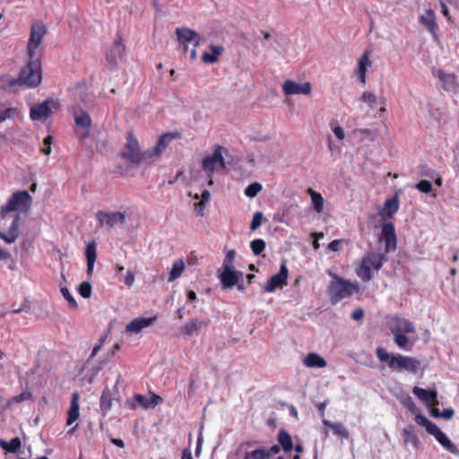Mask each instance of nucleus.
Listing matches in <instances>:
<instances>
[{"instance_id": "obj_1", "label": "nucleus", "mask_w": 459, "mask_h": 459, "mask_svg": "<svg viewBox=\"0 0 459 459\" xmlns=\"http://www.w3.org/2000/svg\"><path fill=\"white\" fill-rule=\"evenodd\" d=\"M385 254L368 252L362 257L356 274L363 281H371L386 262Z\"/></svg>"}, {"instance_id": "obj_2", "label": "nucleus", "mask_w": 459, "mask_h": 459, "mask_svg": "<svg viewBox=\"0 0 459 459\" xmlns=\"http://www.w3.org/2000/svg\"><path fill=\"white\" fill-rule=\"evenodd\" d=\"M359 284L357 281L344 280L337 275L333 276L329 286V291L333 303H338L342 299L351 297L359 291Z\"/></svg>"}, {"instance_id": "obj_3", "label": "nucleus", "mask_w": 459, "mask_h": 459, "mask_svg": "<svg viewBox=\"0 0 459 459\" xmlns=\"http://www.w3.org/2000/svg\"><path fill=\"white\" fill-rule=\"evenodd\" d=\"M41 82L40 64L38 57L30 59L28 65L22 69L18 79L10 82V87L16 84L25 85L27 87H36Z\"/></svg>"}, {"instance_id": "obj_4", "label": "nucleus", "mask_w": 459, "mask_h": 459, "mask_svg": "<svg viewBox=\"0 0 459 459\" xmlns=\"http://www.w3.org/2000/svg\"><path fill=\"white\" fill-rule=\"evenodd\" d=\"M415 422L426 429L427 432L435 437L437 441L447 451L454 455H457L459 450L451 442L447 436L432 421L422 414H416Z\"/></svg>"}, {"instance_id": "obj_5", "label": "nucleus", "mask_w": 459, "mask_h": 459, "mask_svg": "<svg viewBox=\"0 0 459 459\" xmlns=\"http://www.w3.org/2000/svg\"><path fill=\"white\" fill-rule=\"evenodd\" d=\"M31 206V196L26 190L13 193L1 208V216L5 218L11 212H27Z\"/></svg>"}, {"instance_id": "obj_6", "label": "nucleus", "mask_w": 459, "mask_h": 459, "mask_svg": "<svg viewBox=\"0 0 459 459\" xmlns=\"http://www.w3.org/2000/svg\"><path fill=\"white\" fill-rule=\"evenodd\" d=\"M122 155L134 164L152 159V152L150 151L141 152L138 141L130 133L127 135L126 149Z\"/></svg>"}, {"instance_id": "obj_7", "label": "nucleus", "mask_w": 459, "mask_h": 459, "mask_svg": "<svg viewBox=\"0 0 459 459\" xmlns=\"http://www.w3.org/2000/svg\"><path fill=\"white\" fill-rule=\"evenodd\" d=\"M47 29L41 22H35L30 26V39L27 45V51L30 59L37 57L38 49L42 45L46 36Z\"/></svg>"}, {"instance_id": "obj_8", "label": "nucleus", "mask_w": 459, "mask_h": 459, "mask_svg": "<svg viewBox=\"0 0 459 459\" xmlns=\"http://www.w3.org/2000/svg\"><path fill=\"white\" fill-rule=\"evenodd\" d=\"M96 219L100 227L111 229L117 225L124 224L126 221V214L121 212L99 211L96 213Z\"/></svg>"}, {"instance_id": "obj_9", "label": "nucleus", "mask_w": 459, "mask_h": 459, "mask_svg": "<svg viewBox=\"0 0 459 459\" xmlns=\"http://www.w3.org/2000/svg\"><path fill=\"white\" fill-rule=\"evenodd\" d=\"M386 324L393 335L415 333L413 323L404 317L390 316L387 318Z\"/></svg>"}, {"instance_id": "obj_10", "label": "nucleus", "mask_w": 459, "mask_h": 459, "mask_svg": "<svg viewBox=\"0 0 459 459\" xmlns=\"http://www.w3.org/2000/svg\"><path fill=\"white\" fill-rule=\"evenodd\" d=\"M56 108V101L53 100H47L40 104L31 107L30 110V117L33 121H45L51 116L53 108Z\"/></svg>"}, {"instance_id": "obj_11", "label": "nucleus", "mask_w": 459, "mask_h": 459, "mask_svg": "<svg viewBox=\"0 0 459 459\" xmlns=\"http://www.w3.org/2000/svg\"><path fill=\"white\" fill-rule=\"evenodd\" d=\"M202 168L209 178H211L214 171L224 169L222 148H217L212 155L205 157L203 160Z\"/></svg>"}, {"instance_id": "obj_12", "label": "nucleus", "mask_w": 459, "mask_h": 459, "mask_svg": "<svg viewBox=\"0 0 459 459\" xmlns=\"http://www.w3.org/2000/svg\"><path fill=\"white\" fill-rule=\"evenodd\" d=\"M162 402V398L155 394L154 393L149 392L147 395L144 394H135L132 398L130 402V406L132 409H135L137 406H141L145 410L153 409L159 403Z\"/></svg>"}, {"instance_id": "obj_13", "label": "nucleus", "mask_w": 459, "mask_h": 459, "mask_svg": "<svg viewBox=\"0 0 459 459\" xmlns=\"http://www.w3.org/2000/svg\"><path fill=\"white\" fill-rule=\"evenodd\" d=\"M76 134L79 138L83 139L89 136L91 119L88 113L82 109L74 112Z\"/></svg>"}, {"instance_id": "obj_14", "label": "nucleus", "mask_w": 459, "mask_h": 459, "mask_svg": "<svg viewBox=\"0 0 459 459\" xmlns=\"http://www.w3.org/2000/svg\"><path fill=\"white\" fill-rule=\"evenodd\" d=\"M420 367V360H418L412 357L404 356V355L397 353L394 371H397V372L407 371L409 373L415 374L418 372Z\"/></svg>"}, {"instance_id": "obj_15", "label": "nucleus", "mask_w": 459, "mask_h": 459, "mask_svg": "<svg viewBox=\"0 0 459 459\" xmlns=\"http://www.w3.org/2000/svg\"><path fill=\"white\" fill-rule=\"evenodd\" d=\"M380 240L385 242V253L387 254L396 248V234L393 223L385 222L382 224Z\"/></svg>"}, {"instance_id": "obj_16", "label": "nucleus", "mask_w": 459, "mask_h": 459, "mask_svg": "<svg viewBox=\"0 0 459 459\" xmlns=\"http://www.w3.org/2000/svg\"><path fill=\"white\" fill-rule=\"evenodd\" d=\"M177 35L179 43L183 45L185 48H187L188 44L196 48L204 40V38H202L196 31L187 28L178 29Z\"/></svg>"}, {"instance_id": "obj_17", "label": "nucleus", "mask_w": 459, "mask_h": 459, "mask_svg": "<svg viewBox=\"0 0 459 459\" xmlns=\"http://www.w3.org/2000/svg\"><path fill=\"white\" fill-rule=\"evenodd\" d=\"M125 54V46L120 38L117 39L114 43L107 48L106 59L110 65H117L122 62Z\"/></svg>"}, {"instance_id": "obj_18", "label": "nucleus", "mask_w": 459, "mask_h": 459, "mask_svg": "<svg viewBox=\"0 0 459 459\" xmlns=\"http://www.w3.org/2000/svg\"><path fill=\"white\" fill-rule=\"evenodd\" d=\"M222 268L223 271L219 274V279L225 289H230L235 286L243 276V273L235 270L234 267Z\"/></svg>"}, {"instance_id": "obj_19", "label": "nucleus", "mask_w": 459, "mask_h": 459, "mask_svg": "<svg viewBox=\"0 0 459 459\" xmlns=\"http://www.w3.org/2000/svg\"><path fill=\"white\" fill-rule=\"evenodd\" d=\"M288 279V269L282 264L280 271L273 275L264 286L265 292H273L277 288L282 287L287 284Z\"/></svg>"}, {"instance_id": "obj_20", "label": "nucleus", "mask_w": 459, "mask_h": 459, "mask_svg": "<svg viewBox=\"0 0 459 459\" xmlns=\"http://www.w3.org/2000/svg\"><path fill=\"white\" fill-rule=\"evenodd\" d=\"M282 89L286 95H309L312 90L309 82L299 83L290 80L284 82Z\"/></svg>"}, {"instance_id": "obj_21", "label": "nucleus", "mask_w": 459, "mask_h": 459, "mask_svg": "<svg viewBox=\"0 0 459 459\" xmlns=\"http://www.w3.org/2000/svg\"><path fill=\"white\" fill-rule=\"evenodd\" d=\"M419 22L430 32L433 38H437L438 25L437 23L436 14L433 10H426L421 15H420Z\"/></svg>"}, {"instance_id": "obj_22", "label": "nucleus", "mask_w": 459, "mask_h": 459, "mask_svg": "<svg viewBox=\"0 0 459 459\" xmlns=\"http://www.w3.org/2000/svg\"><path fill=\"white\" fill-rule=\"evenodd\" d=\"M372 62L369 58V53L365 51L358 60L357 68L354 71V74L358 77L359 81L362 83H366V74L368 69L371 66Z\"/></svg>"}, {"instance_id": "obj_23", "label": "nucleus", "mask_w": 459, "mask_h": 459, "mask_svg": "<svg viewBox=\"0 0 459 459\" xmlns=\"http://www.w3.org/2000/svg\"><path fill=\"white\" fill-rule=\"evenodd\" d=\"M156 320V317H137L132 320L126 327V332L138 333L143 329L151 326Z\"/></svg>"}, {"instance_id": "obj_24", "label": "nucleus", "mask_w": 459, "mask_h": 459, "mask_svg": "<svg viewBox=\"0 0 459 459\" xmlns=\"http://www.w3.org/2000/svg\"><path fill=\"white\" fill-rule=\"evenodd\" d=\"M209 321L193 318L181 327V333L186 336L198 335L203 326H207Z\"/></svg>"}, {"instance_id": "obj_25", "label": "nucleus", "mask_w": 459, "mask_h": 459, "mask_svg": "<svg viewBox=\"0 0 459 459\" xmlns=\"http://www.w3.org/2000/svg\"><path fill=\"white\" fill-rule=\"evenodd\" d=\"M19 221L20 215L16 214L13 220V222L8 230V233L4 234L0 231V238L7 244H12L16 241L19 237Z\"/></svg>"}, {"instance_id": "obj_26", "label": "nucleus", "mask_w": 459, "mask_h": 459, "mask_svg": "<svg viewBox=\"0 0 459 459\" xmlns=\"http://www.w3.org/2000/svg\"><path fill=\"white\" fill-rule=\"evenodd\" d=\"M308 368H323L327 366L326 360L318 353L309 352L302 360Z\"/></svg>"}, {"instance_id": "obj_27", "label": "nucleus", "mask_w": 459, "mask_h": 459, "mask_svg": "<svg viewBox=\"0 0 459 459\" xmlns=\"http://www.w3.org/2000/svg\"><path fill=\"white\" fill-rule=\"evenodd\" d=\"M175 138V135L171 133L164 134L161 135L153 150H151L150 152H152V159H150V160H156L166 149V147L169 145V143Z\"/></svg>"}, {"instance_id": "obj_28", "label": "nucleus", "mask_w": 459, "mask_h": 459, "mask_svg": "<svg viewBox=\"0 0 459 459\" xmlns=\"http://www.w3.org/2000/svg\"><path fill=\"white\" fill-rule=\"evenodd\" d=\"M412 393L414 395H416L420 401H422L426 404L437 403V394L436 391L430 392L424 388L415 386L412 389Z\"/></svg>"}, {"instance_id": "obj_29", "label": "nucleus", "mask_w": 459, "mask_h": 459, "mask_svg": "<svg viewBox=\"0 0 459 459\" xmlns=\"http://www.w3.org/2000/svg\"><path fill=\"white\" fill-rule=\"evenodd\" d=\"M437 77L442 82V87L447 91H455L457 88L456 77L454 74H448L445 71L439 70Z\"/></svg>"}, {"instance_id": "obj_30", "label": "nucleus", "mask_w": 459, "mask_h": 459, "mask_svg": "<svg viewBox=\"0 0 459 459\" xmlns=\"http://www.w3.org/2000/svg\"><path fill=\"white\" fill-rule=\"evenodd\" d=\"M80 417V404H79V394L74 393L72 396L71 405L68 410V415L66 420V424L71 426Z\"/></svg>"}, {"instance_id": "obj_31", "label": "nucleus", "mask_w": 459, "mask_h": 459, "mask_svg": "<svg viewBox=\"0 0 459 459\" xmlns=\"http://www.w3.org/2000/svg\"><path fill=\"white\" fill-rule=\"evenodd\" d=\"M359 100L366 103L369 108L375 109L378 105H385V99L378 98L373 91H366L360 97Z\"/></svg>"}, {"instance_id": "obj_32", "label": "nucleus", "mask_w": 459, "mask_h": 459, "mask_svg": "<svg viewBox=\"0 0 459 459\" xmlns=\"http://www.w3.org/2000/svg\"><path fill=\"white\" fill-rule=\"evenodd\" d=\"M399 200L397 196L387 199L384 207L379 210V214L383 218H391L398 211Z\"/></svg>"}, {"instance_id": "obj_33", "label": "nucleus", "mask_w": 459, "mask_h": 459, "mask_svg": "<svg viewBox=\"0 0 459 459\" xmlns=\"http://www.w3.org/2000/svg\"><path fill=\"white\" fill-rule=\"evenodd\" d=\"M224 48L220 45H210L209 51L202 55V61L205 64H214L223 53Z\"/></svg>"}, {"instance_id": "obj_34", "label": "nucleus", "mask_w": 459, "mask_h": 459, "mask_svg": "<svg viewBox=\"0 0 459 459\" xmlns=\"http://www.w3.org/2000/svg\"><path fill=\"white\" fill-rule=\"evenodd\" d=\"M376 355L379 361L386 363L387 367L394 371L397 354L389 353L385 349L377 347Z\"/></svg>"}, {"instance_id": "obj_35", "label": "nucleus", "mask_w": 459, "mask_h": 459, "mask_svg": "<svg viewBox=\"0 0 459 459\" xmlns=\"http://www.w3.org/2000/svg\"><path fill=\"white\" fill-rule=\"evenodd\" d=\"M402 437L405 445H411L413 448H418L420 440L414 432L413 426H408L402 431Z\"/></svg>"}, {"instance_id": "obj_36", "label": "nucleus", "mask_w": 459, "mask_h": 459, "mask_svg": "<svg viewBox=\"0 0 459 459\" xmlns=\"http://www.w3.org/2000/svg\"><path fill=\"white\" fill-rule=\"evenodd\" d=\"M323 424L325 427L331 429L335 436L345 439L349 438V431L342 422L333 423L328 420H323Z\"/></svg>"}, {"instance_id": "obj_37", "label": "nucleus", "mask_w": 459, "mask_h": 459, "mask_svg": "<svg viewBox=\"0 0 459 459\" xmlns=\"http://www.w3.org/2000/svg\"><path fill=\"white\" fill-rule=\"evenodd\" d=\"M87 258V273L91 274L93 271L94 264L97 258L96 245L94 242L89 243L85 249Z\"/></svg>"}, {"instance_id": "obj_38", "label": "nucleus", "mask_w": 459, "mask_h": 459, "mask_svg": "<svg viewBox=\"0 0 459 459\" xmlns=\"http://www.w3.org/2000/svg\"><path fill=\"white\" fill-rule=\"evenodd\" d=\"M307 193L309 194L311 197V204L313 209L318 212L321 213L324 209V198L321 194L316 192L312 188L307 189Z\"/></svg>"}, {"instance_id": "obj_39", "label": "nucleus", "mask_w": 459, "mask_h": 459, "mask_svg": "<svg viewBox=\"0 0 459 459\" xmlns=\"http://www.w3.org/2000/svg\"><path fill=\"white\" fill-rule=\"evenodd\" d=\"M277 439L284 452H290L293 448L292 438L284 429L279 431Z\"/></svg>"}, {"instance_id": "obj_40", "label": "nucleus", "mask_w": 459, "mask_h": 459, "mask_svg": "<svg viewBox=\"0 0 459 459\" xmlns=\"http://www.w3.org/2000/svg\"><path fill=\"white\" fill-rule=\"evenodd\" d=\"M406 334L407 333L394 335V341L400 349L409 351L411 350L414 341H411Z\"/></svg>"}, {"instance_id": "obj_41", "label": "nucleus", "mask_w": 459, "mask_h": 459, "mask_svg": "<svg viewBox=\"0 0 459 459\" xmlns=\"http://www.w3.org/2000/svg\"><path fill=\"white\" fill-rule=\"evenodd\" d=\"M184 270H185L184 261L182 259L176 260L173 263L172 268L169 272V281H174L178 277H180V275L182 274Z\"/></svg>"}, {"instance_id": "obj_42", "label": "nucleus", "mask_w": 459, "mask_h": 459, "mask_svg": "<svg viewBox=\"0 0 459 459\" xmlns=\"http://www.w3.org/2000/svg\"><path fill=\"white\" fill-rule=\"evenodd\" d=\"M20 115V111L15 107L7 108L2 111H0V123H3L6 120H12L16 118Z\"/></svg>"}, {"instance_id": "obj_43", "label": "nucleus", "mask_w": 459, "mask_h": 459, "mask_svg": "<svg viewBox=\"0 0 459 459\" xmlns=\"http://www.w3.org/2000/svg\"><path fill=\"white\" fill-rule=\"evenodd\" d=\"M244 459H269L265 448H257L251 452H246Z\"/></svg>"}, {"instance_id": "obj_44", "label": "nucleus", "mask_w": 459, "mask_h": 459, "mask_svg": "<svg viewBox=\"0 0 459 459\" xmlns=\"http://www.w3.org/2000/svg\"><path fill=\"white\" fill-rule=\"evenodd\" d=\"M265 242L262 238H256L250 243V248L255 255H261L265 249Z\"/></svg>"}, {"instance_id": "obj_45", "label": "nucleus", "mask_w": 459, "mask_h": 459, "mask_svg": "<svg viewBox=\"0 0 459 459\" xmlns=\"http://www.w3.org/2000/svg\"><path fill=\"white\" fill-rule=\"evenodd\" d=\"M262 185L258 182H254L249 184L245 189V195L247 197L253 198L258 195V193L262 190Z\"/></svg>"}, {"instance_id": "obj_46", "label": "nucleus", "mask_w": 459, "mask_h": 459, "mask_svg": "<svg viewBox=\"0 0 459 459\" xmlns=\"http://www.w3.org/2000/svg\"><path fill=\"white\" fill-rule=\"evenodd\" d=\"M211 195L208 190H203L201 194V201L195 204V210L199 214H202L207 202L210 200Z\"/></svg>"}, {"instance_id": "obj_47", "label": "nucleus", "mask_w": 459, "mask_h": 459, "mask_svg": "<svg viewBox=\"0 0 459 459\" xmlns=\"http://www.w3.org/2000/svg\"><path fill=\"white\" fill-rule=\"evenodd\" d=\"M78 291L84 299H89L91 295V285L88 281H83L79 285Z\"/></svg>"}, {"instance_id": "obj_48", "label": "nucleus", "mask_w": 459, "mask_h": 459, "mask_svg": "<svg viewBox=\"0 0 459 459\" xmlns=\"http://www.w3.org/2000/svg\"><path fill=\"white\" fill-rule=\"evenodd\" d=\"M236 256V251L230 249L227 251L226 256L223 260L222 267H234V259Z\"/></svg>"}, {"instance_id": "obj_49", "label": "nucleus", "mask_w": 459, "mask_h": 459, "mask_svg": "<svg viewBox=\"0 0 459 459\" xmlns=\"http://www.w3.org/2000/svg\"><path fill=\"white\" fill-rule=\"evenodd\" d=\"M31 397H32L31 393H30V392H29V391H25V392L21 393V394H18V395L13 396V397L9 400L8 403H10V404H11V403H22V402H23V401H27V400L31 399Z\"/></svg>"}, {"instance_id": "obj_50", "label": "nucleus", "mask_w": 459, "mask_h": 459, "mask_svg": "<svg viewBox=\"0 0 459 459\" xmlns=\"http://www.w3.org/2000/svg\"><path fill=\"white\" fill-rule=\"evenodd\" d=\"M61 293H62L63 297L67 300L70 307H72L74 308L77 307L75 299L73 297V295L71 294V292L69 291V290L66 287L61 288Z\"/></svg>"}, {"instance_id": "obj_51", "label": "nucleus", "mask_w": 459, "mask_h": 459, "mask_svg": "<svg viewBox=\"0 0 459 459\" xmlns=\"http://www.w3.org/2000/svg\"><path fill=\"white\" fill-rule=\"evenodd\" d=\"M416 188L422 193H429L432 190V184L430 181L423 179L420 180L417 185Z\"/></svg>"}, {"instance_id": "obj_52", "label": "nucleus", "mask_w": 459, "mask_h": 459, "mask_svg": "<svg viewBox=\"0 0 459 459\" xmlns=\"http://www.w3.org/2000/svg\"><path fill=\"white\" fill-rule=\"evenodd\" d=\"M262 219H263V213L261 212H256L254 216L253 220L251 221L250 230H255L258 229L262 224Z\"/></svg>"}, {"instance_id": "obj_53", "label": "nucleus", "mask_w": 459, "mask_h": 459, "mask_svg": "<svg viewBox=\"0 0 459 459\" xmlns=\"http://www.w3.org/2000/svg\"><path fill=\"white\" fill-rule=\"evenodd\" d=\"M402 403L413 413H416L419 411L415 403L409 395H407L402 400Z\"/></svg>"}, {"instance_id": "obj_54", "label": "nucleus", "mask_w": 459, "mask_h": 459, "mask_svg": "<svg viewBox=\"0 0 459 459\" xmlns=\"http://www.w3.org/2000/svg\"><path fill=\"white\" fill-rule=\"evenodd\" d=\"M7 452L15 453L21 447V440L19 437H14L8 442Z\"/></svg>"}, {"instance_id": "obj_55", "label": "nucleus", "mask_w": 459, "mask_h": 459, "mask_svg": "<svg viewBox=\"0 0 459 459\" xmlns=\"http://www.w3.org/2000/svg\"><path fill=\"white\" fill-rule=\"evenodd\" d=\"M454 414H455V411L451 408L445 409L440 413L437 411H433V412H432L433 416H435V417H441V418L446 419V420H450L454 416Z\"/></svg>"}, {"instance_id": "obj_56", "label": "nucleus", "mask_w": 459, "mask_h": 459, "mask_svg": "<svg viewBox=\"0 0 459 459\" xmlns=\"http://www.w3.org/2000/svg\"><path fill=\"white\" fill-rule=\"evenodd\" d=\"M111 406V401L108 397L105 392H103L101 398H100V407L102 410H108Z\"/></svg>"}, {"instance_id": "obj_57", "label": "nucleus", "mask_w": 459, "mask_h": 459, "mask_svg": "<svg viewBox=\"0 0 459 459\" xmlns=\"http://www.w3.org/2000/svg\"><path fill=\"white\" fill-rule=\"evenodd\" d=\"M52 143V137L48 136L44 139V147L41 149V152H43L46 155H48L51 153V144Z\"/></svg>"}, {"instance_id": "obj_58", "label": "nucleus", "mask_w": 459, "mask_h": 459, "mask_svg": "<svg viewBox=\"0 0 459 459\" xmlns=\"http://www.w3.org/2000/svg\"><path fill=\"white\" fill-rule=\"evenodd\" d=\"M342 240L335 239L329 243L328 249L333 252H337L341 249Z\"/></svg>"}, {"instance_id": "obj_59", "label": "nucleus", "mask_w": 459, "mask_h": 459, "mask_svg": "<svg viewBox=\"0 0 459 459\" xmlns=\"http://www.w3.org/2000/svg\"><path fill=\"white\" fill-rule=\"evenodd\" d=\"M124 282L127 286H132L134 282V274L131 271H127Z\"/></svg>"}, {"instance_id": "obj_60", "label": "nucleus", "mask_w": 459, "mask_h": 459, "mask_svg": "<svg viewBox=\"0 0 459 459\" xmlns=\"http://www.w3.org/2000/svg\"><path fill=\"white\" fill-rule=\"evenodd\" d=\"M333 134H335V136L339 140H343L344 139L345 133H344V130L341 126H336L335 127H333Z\"/></svg>"}, {"instance_id": "obj_61", "label": "nucleus", "mask_w": 459, "mask_h": 459, "mask_svg": "<svg viewBox=\"0 0 459 459\" xmlns=\"http://www.w3.org/2000/svg\"><path fill=\"white\" fill-rule=\"evenodd\" d=\"M364 316V311L361 308L355 309L351 314V318L355 321L360 320Z\"/></svg>"}, {"instance_id": "obj_62", "label": "nucleus", "mask_w": 459, "mask_h": 459, "mask_svg": "<svg viewBox=\"0 0 459 459\" xmlns=\"http://www.w3.org/2000/svg\"><path fill=\"white\" fill-rule=\"evenodd\" d=\"M103 342H104V339H102V338L100 339L99 344L95 345V347L93 348V350L90 355V358H89L90 359H93L97 355V353L101 349Z\"/></svg>"}, {"instance_id": "obj_63", "label": "nucleus", "mask_w": 459, "mask_h": 459, "mask_svg": "<svg viewBox=\"0 0 459 459\" xmlns=\"http://www.w3.org/2000/svg\"><path fill=\"white\" fill-rule=\"evenodd\" d=\"M268 453V458H270L273 455H277L281 451V447L278 445H273L269 449H266Z\"/></svg>"}, {"instance_id": "obj_64", "label": "nucleus", "mask_w": 459, "mask_h": 459, "mask_svg": "<svg viewBox=\"0 0 459 459\" xmlns=\"http://www.w3.org/2000/svg\"><path fill=\"white\" fill-rule=\"evenodd\" d=\"M182 459H193L192 457V452L190 449L186 448L183 450L182 453Z\"/></svg>"}]
</instances>
